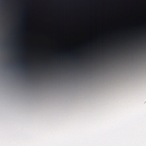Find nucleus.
<instances>
[{
  "label": "nucleus",
  "instance_id": "1",
  "mask_svg": "<svg viewBox=\"0 0 146 146\" xmlns=\"http://www.w3.org/2000/svg\"><path fill=\"white\" fill-rule=\"evenodd\" d=\"M119 27V36H121L120 33Z\"/></svg>",
  "mask_w": 146,
  "mask_h": 146
},
{
  "label": "nucleus",
  "instance_id": "2",
  "mask_svg": "<svg viewBox=\"0 0 146 146\" xmlns=\"http://www.w3.org/2000/svg\"><path fill=\"white\" fill-rule=\"evenodd\" d=\"M136 44L138 43L139 44V46L141 48L143 47L145 48L146 47V41L145 40H141L138 42H136Z\"/></svg>",
  "mask_w": 146,
  "mask_h": 146
},
{
  "label": "nucleus",
  "instance_id": "3",
  "mask_svg": "<svg viewBox=\"0 0 146 146\" xmlns=\"http://www.w3.org/2000/svg\"><path fill=\"white\" fill-rule=\"evenodd\" d=\"M138 38L139 37H62V38H119V40L121 38ZM143 38V37H141ZM146 38V37H143Z\"/></svg>",
  "mask_w": 146,
  "mask_h": 146
},
{
  "label": "nucleus",
  "instance_id": "4",
  "mask_svg": "<svg viewBox=\"0 0 146 146\" xmlns=\"http://www.w3.org/2000/svg\"><path fill=\"white\" fill-rule=\"evenodd\" d=\"M21 64H25V63L23 62H21Z\"/></svg>",
  "mask_w": 146,
  "mask_h": 146
},
{
  "label": "nucleus",
  "instance_id": "5",
  "mask_svg": "<svg viewBox=\"0 0 146 146\" xmlns=\"http://www.w3.org/2000/svg\"><path fill=\"white\" fill-rule=\"evenodd\" d=\"M134 31H137V29H135L134 30Z\"/></svg>",
  "mask_w": 146,
  "mask_h": 146
},
{
  "label": "nucleus",
  "instance_id": "6",
  "mask_svg": "<svg viewBox=\"0 0 146 146\" xmlns=\"http://www.w3.org/2000/svg\"><path fill=\"white\" fill-rule=\"evenodd\" d=\"M127 30V29H125L124 30L125 31H126V30Z\"/></svg>",
  "mask_w": 146,
  "mask_h": 146
},
{
  "label": "nucleus",
  "instance_id": "7",
  "mask_svg": "<svg viewBox=\"0 0 146 146\" xmlns=\"http://www.w3.org/2000/svg\"><path fill=\"white\" fill-rule=\"evenodd\" d=\"M24 26H24V25H23V26H22V27H23Z\"/></svg>",
  "mask_w": 146,
  "mask_h": 146
},
{
  "label": "nucleus",
  "instance_id": "8",
  "mask_svg": "<svg viewBox=\"0 0 146 146\" xmlns=\"http://www.w3.org/2000/svg\"><path fill=\"white\" fill-rule=\"evenodd\" d=\"M130 30H131V31H132V29H130Z\"/></svg>",
  "mask_w": 146,
  "mask_h": 146
},
{
  "label": "nucleus",
  "instance_id": "9",
  "mask_svg": "<svg viewBox=\"0 0 146 146\" xmlns=\"http://www.w3.org/2000/svg\"><path fill=\"white\" fill-rule=\"evenodd\" d=\"M127 46V44H126V46Z\"/></svg>",
  "mask_w": 146,
  "mask_h": 146
},
{
  "label": "nucleus",
  "instance_id": "10",
  "mask_svg": "<svg viewBox=\"0 0 146 146\" xmlns=\"http://www.w3.org/2000/svg\"><path fill=\"white\" fill-rule=\"evenodd\" d=\"M145 31H146V30H145Z\"/></svg>",
  "mask_w": 146,
  "mask_h": 146
}]
</instances>
